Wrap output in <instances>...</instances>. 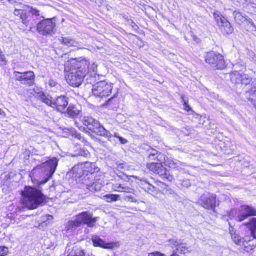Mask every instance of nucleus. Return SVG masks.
Listing matches in <instances>:
<instances>
[{"mask_svg": "<svg viewBox=\"0 0 256 256\" xmlns=\"http://www.w3.org/2000/svg\"><path fill=\"white\" fill-rule=\"evenodd\" d=\"M89 61L84 57L70 58L64 64V70L68 74L66 78L69 84L74 87L80 86L84 78L90 76L94 78L97 72V65H90Z\"/></svg>", "mask_w": 256, "mask_h": 256, "instance_id": "1", "label": "nucleus"}, {"mask_svg": "<svg viewBox=\"0 0 256 256\" xmlns=\"http://www.w3.org/2000/svg\"><path fill=\"white\" fill-rule=\"evenodd\" d=\"M22 195L24 204L30 210L37 208L44 202L46 198L40 190L30 186H25Z\"/></svg>", "mask_w": 256, "mask_h": 256, "instance_id": "2", "label": "nucleus"}, {"mask_svg": "<svg viewBox=\"0 0 256 256\" xmlns=\"http://www.w3.org/2000/svg\"><path fill=\"white\" fill-rule=\"evenodd\" d=\"M82 123L84 126L80 127L77 122L76 124L77 127L82 131L86 130V128L93 133L96 134L100 136H102L109 141H112V134L109 131L107 130L100 122L90 116H84L82 120Z\"/></svg>", "mask_w": 256, "mask_h": 256, "instance_id": "3", "label": "nucleus"}, {"mask_svg": "<svg viewBox=\"0 0 256 256\" xmlns=\"http://www.w3.org/2000/svg\"><path fill=\"white\" fill-rule=\"evenodd\" d=\"M58 162V160L54 158L36 166L30 173V177L32 180L36 179L37 174L41 172L42 176H46L44 183L46 182L55 172Z\"/></svg>", "mask_w": 256, "mask_h": 256, "instance_id": "4", "label": "nucleus"}, {"mask_svg": "<svg viewBox=\"0 0 256 256\" xmlns=\"http://www.w3.org/2000/svg\"><path fill=\"white\" fill-rule=\"evenodd\" d=\"M39 100L46 105L56 108L59 112L64 113L68 104V99L64 96L58 97L56 100H52L49 95L42 94L39 96Z\"/></svg>", "mask_w": 256, "mask_h": 256, "instance_id": "5", "label": "nucleus"}, {"mask_svg": "<svg viewBox=\"0 0 256 256\" xmlns=\"http://www.w3.org/2000/svg\"><path fill=\"white\" fill-rule=\"evenodd\" d=\"M74 176L76 178V181L82 183L86 186L88 190L90 191L94 192L100 190L102 186L95 182V176L92 174H73Z\"/></svg>", "mask_w": 256, "mask_h": 256, "instance_id": "6", "label": "nucleus"}, {"mask_svg": "<svg viewBox=\"0 0 256 256\" xmlns=\"http://www.w3.org/2000/svg\"><path fill=\"white\" fill-rule=\"evenodd\" d=\"M56 26L54 18L44 19L37 24V30L42 35L52 36L54 33Z\"/></svg>", "mask_w": 256, "mask_h": 256, "instance_id": "7", "label": "nucleus"}, {"mask_svg": "<svg viewBox=\"0 0 256 256\" xmlns=\"http://www.w3.org/2000/svg\"><path fill=\"white\" fill-rule=\"evenodd\" d=\"M232 214H235V218L237 222H241L250 216H256V208L252 206L244 205L238 210H232Z\"/></svg>", "mask_w": 256, "mask_h": 256, "instance_id": "8", "label": "nucleus"}, {"mask_svg": "<svg viewBox=\"0 0 256 256\" xmlns=\"http://www.w3.org/2000/svg\"><path fill=\"white\" fill-rule=\"evenodd\" d=\"M113 84L105 81L98 82L92 88L93 94L97 97L104 98L108 96L112 93Z\"/></svg>", "mask_w": 256, "mask_h": 256, "instance_id": "9", "label": "nucleus"}, {"mask_svg": "<svg viewBox=\"0 0 256 256\" xmlns=\"http://www.w3.org/2000/svg\"><path fill=\"white\" fill-rule=\"evenodd\" d=\"M205 60L212 67L218 70H222L226 68L224 56L222 54L214 52H210L207 54Z\"/></svg>", "mask_w": 256, "mask_h": 256, "instance_id": "10", "label": "nucleus"}, {"mask_svg": "<svg viewBox=\"0 0 256 256\" xmlns=\"http://www.w3.org/2000/svg\"><path fill=\"white\" fill-rule=\"evenodd\" d=\"M99 170V168L96 166L95 163L86 162L84 163H80L75 166L72 168V172L73 174H94L95 172H98Z\"/></svg>", "mask_w": 256, "mask_h": 256, "instance_id": "11", "label": "nucleus"}, {"mask_svg": "<svg viewBox=\"0 0 256 256\" xmlns=\"http://www.w3.org/2000/svg\"><path fill=\"white\" fill-rule=\"evenodd\" d=\"M148 168L154 173L158 174L160 176L172 181L173 178L170 175L166 168L164 167L162 163L152 162L147 164Z\"/></svg>", "mask_w": 256, "mask_h": 256, "instance_id": "12", "label": "nucleus"}, {"mask_svg": "<svg viewBox=\"0 0 256 256\" xmlns=\"http://www.w3.org/2000/svg\"><path fill=\"white\" fill-rule=\"evenodd\" d=\"M80 225L86 224L88 228L95 226L98 220V217H93V214L90 212H84L79 214L76 216Z\"/></svg>", "mask_w": 256, "mask_h": 256, "instance_id": "13", "label": "nucleus"}, {"mask_svg": "<svg viewBox=\"0 0 256 256\" xmlns=\"http://www.w3.org/2000/svg\"><path fill=\"white\" fill-rule=\"evenodd\" d=\"M198 202L206 209H214L216 204V196L210 193L204 194L200 198Z\"/></svg>", "mask_w": 256, "mask_h": 256, "instance_id": "14", "label": "nucleus"}, {"mask_svg": "<svg viewBox=\"0 0 256 256\" xmlns=\"http://www.w3.org/2000/svg\"><path fill=\"white\" fill-rule=\"evenodd\" d=\"M14 74L16 80L20 81L22 84H27L29 86H31L34 82L35 75L34 72L32 71L24 72H20L15 71Z\"/></svg>", "mask_w": 256, "mask_h": 256, "instance_id": "15", "label": "nucleus"}, {"mask_svg": "<svg viewBox=\"0 0 256 256\" xmlns=\"http://www.w3.org/2000/svg\"><path fill=\"white\" fill-rule=\"evenodd\" d=\"M92 240L95 246H99L108 249H112L114 247V244L112 243H106L98 236H93Z\"/></svg>", "mask_w": 256, "mask_h": 256, "instance_id": "16", "label": "nucleus"}, {"mask_svg": "<svg viewBox=\"0 0 256 256\" xmlns=\"http://www.w3.org/2000/svg\"><path fill=\"white\" fill-rule=\"evenodd\" d=\"M16 16H19L22 20V22L26 26H28L30 21V14L24 10L16 9L14 12Z\"/></svg>", "mask_w": 256, "mask_h": 256, "instance_id": "17", "label": "nucleus"}, {"mask_svg": "<svg viewBox=\"0 0 256 256\" xmlns=\"http://www.w3.org/2000/svg\"><path fill=\"white\" fill-rule=\"evenodd\" d=\"M80 112V110L76 106L71 104L69 105L66 110H65L64 113L68 117L74 118L79 115Z\"/></svg>", "mask_w": 256, "mask_h": 256, "instance_id": "18", "label": "nucleus"}, {"mask_svg": "<svg viewBox=\"0 0 256 256\" xmlns=\"http://www.w3.org/2000/svg\"><path fill=\"white\" fill-rule=\"evenodd\" d=\"M173 244L176 246V250H174V254L170 256H178L179 254H185L187 250L186 246L178 240H172Z\"/></svg>", "mask_w": 256, "mask_h": 256, "instance_id": "19", "label": "nucleus"}, {"mask_svg": "<svg viewBox=\"0 0 256 256\" xmlns=\"http://www.w3.org/2000/svg\"><path fill=\"white\" fill-rule=\"evenodd\" d=\"M166 164L171 168L176 169L180 171L182 170L183 167L184 166V164L178 160L169 159L166 161Z\"/></svg>", "mask_w": 256, "mask_h": 256, "instance_id": "20", "label": "nucleus"}, {"mask_svg": "<svg viewBox=\"0 0 256 256\" xmlns=\"http://www.w3.org/2000/svg\"><path fill=\"white\" fill-rule=\"evenodd\" d=\"M230 232L233 241L236 244L238 245H241L242 244V245L245 246L244 242H246V240H244L243 238H242L238 234L236 233L234 228L230 226Z\"/></svg>", "mask_w": 256, "mask_h": 256, "instance_id": "21", "label": "nucleus"}, {"mask_svg": "<svg viewBox=\"0 0 256 256\" xmlns=\"http://www.w3.org/2000/svg\"><path fill=\"white\" fill-rule=\"evenodd\" d=\"M244 226L248 228L250 232L251 236L254 238H256V218H252L249 222L244 224Z\"/></svg>", "mask_w": 256, "mask_h": 256, "instance_id": "22", "label": "nucleus"}, {"mask_svg": "<svg viewBox=\"0 0 256 256\" xmlns=\"http://www.w3.org/2000/svg\"><path fill=\"white\" fill-rule=\"evenodd\" d=\"M250 87V90L248 91L247 92L250 94V99L253 104L256 106V79L252 80Z\"/></svg>", "mask_w": 256, "mask_h": 256, "instance_id": "23", "label": "nucleus"}, {"mask_svg": "<svg viewBox=\"0 0 256 256\" xmlns=\"http://www.w3.org/2000/svg\"><path fill=\"white\" fill-rule=\"evenodd\" d=\"M60 41L62 44L68 46L77 47L79 45L77 42L70 37H62L60 39Z\"/></svg>", "mask_w": 256, "mask_h": 256, "instance_id": "24", "label": "nucleus"}, {"mask_svg": "<svg viewBox=\"0 0 256 256\" xmlns=\"http://www.w3.org/2000/svg\"><path fill=\"white\" fill-rule=\"evenodd\" d=\"M80 226V222L78 220V218L76 216L74 220L68 222L66 224V229L67 230L74 231Z\"/></svg>", "mask_w": 256, "mask_h": 256, "instance_id": "25", "label": "nucleus"}, {"mask_svg": "<svg viewBox=\"0 0 256 256\" xmlns=\"http://www.w3.org/2000/svg\"><path fill=\"white\" fill-rule=\"evenodd\" d=\"M225 22L220 26V28L224 34H232L234 31L230 23L228 21H224Z\"/></svg>", "mask_w": 256, "mask_h": 256, "instance_id": "26", "label": "nucleus"}, {"mask_svg": "<svg viewBox=\"0 0 256 256\" xmlns=\"http://www.w3.org/2000/svg\"><path fill=\"white\" fill-rule=\"evenodd\" d=\"M234 16L236 22L240 24H242L245 21L247 22L249 18L245 14H242L241 12L238 11L234 12Z\"/></svg>", "mask_w": 256, "mask_h": 256, "instance_id": "27", "label": "nucleus"}, {"mask_svg": "<svg viewBox=\"0 0 256 256\" xmlns=\"http://www.w3.org/2000/svg\"><path fill=\"white\" fill-rule=\"evenodd\" d=\"M214 17L219 27L227 20L218 11L214 12Z\"/></svg>", "mask_w": 256, "mask_h": 256, "instance_id": "28", "label": "nucleus"}, {"mask_svg": "<svg viewBox=\"0 0 256 256\" xmlns=\"http://www.w3.org/2000/svg\"><path fill=\"white\" fill-rule=\"evenodd\" d=\"M85 253L80 248L76 246L73 248L72 251L68 256H84Z\"/></svg>", "mask_w": 256, "mask_h": 256, "instance_id": "29", "label": "nucleus"}, {"mask_svg": "<svg viewBox=\"0 0 256 256\" xmlns=\"http://www.w3.org/2000/svg\"><path fill=\"white\" fill-rule=\"evenodd\" d=\"M162 156L160 154H158V152L154 149L152 148L149 151L148 158L150 160H155L156 158L158 161L160 162V159L162 158Z\"/></svg>", "mask_w": 256, "mask_h": 256, "instance_id": "30", "label": "nucleus"}, {"mask_svg": "<svg viewBox=\"0 0 256 256\" xmlns=\"http://www.w3.org/2000/svg\"><path fill=\"white\" fill-rule=\"evenodd\" d=\"M112 190L114 191L122 192H130V188L128 187H124L122 186L121 184H115L112 186Z\"/></svg>", "mask_w": 256, "mask_h": 256, "instance_id": "31", "label": "nucleus"}, {"mask_svg": "<svg viewBox=\"0 0 256 256\" xmlns=\"http://www.w3.org/2000/svg\"><path fill=\"white\" fill-rule=\"evenodd\" d=\"M120 197L119 195L114 194H108L104 196L103 198L108 202H116Z\"/></svg>", "mask_w": 256, "mask_h": 256, "instance_id": "32", "label": "nucleus"}, {"mask_svg": "<svg viewBox=\"0 0 256 256\" xmlns=\"http://www.w3.org/2000/svg\"><path fill=\"white\" fill-rule=\"evenodd\" d=\"M242 74L236 72L234 73L231 76V80L232 82L240 84L242 83Z\"/></svg>", "mask_w": 256, "mask_h": 256, "instance_id": "33", "label": "nucleus"}, {"mask_svg": "<svg viewBox=\"0 0 256 256\" xmlns=\"http://www.w3.org/2000/svg\"><path fill=\"white\" fill-rule=\"evenodd\" d=\"M146 190L152 194H156L158 193L159 190L154 186L147 183V186H146Z\"/></svg>", "mask_w": 256, "mask_h": 256, "instance_id": "34", "label": "nucleus"}, {"mask_svg": "<svg viewBox=\"0 0 256 256\" xmlns=\"http://www.w3.org/2000/svg\"><path fill=\"white\" fill-rule=\"evenodd\" d=\"M247 23L248 24V31L252 32L254 36H256V26L252 20L251 18H248V20Z\"/></svg>", "mask_w": 256, "mask_h": 256, "instance_id": "35", "label": "nucleus"}, {"mask_svg": "<svg viewBox=\"0 0 256 256\" xmlns=\"http://www.w3.org/2000/svg\"><path fill=\"white\" fill-rule=\"evenodd\" d=\"M242 78L241 84H244L246 86H248V84H250L252 78L248 75L246 74H242Z\"/></svg>", "mask_w": 256, "mask_h": 256, "instance_id": "36", "label": "nucleus"}, {"mask_svg": "<svg viewBox=\"0 0 256 256\" xmlns=\"http://www.w3.org/2000/svg\"><path fill=\"white\" fill-rule=\"evenodd\" d=\"M112 134V137L114 136L116 138H118L120 142V143L122 144H125L128 143V141L127 140H126L124 138H123L122 137L120 136L118 133V132H114V134Z\"/></svg>", "mask_w": 256, "mask_h": 256, "instance_id": "37", "label": "nucleus"}, {"mask_svg": "<svg viewBox=\"0 0 256 256\" xmlns=\"http://www.w3.org/2000/svg\"><path fill=\"white\" fill-rule=\"evenodd\" d=\"M178 180L180 182V184L182 186L184 187L188 188L191 186V183L189 180L186 179L182 180L179 178Z\"/></svg>", "mask_w": 256, "mask_h": 256, "instance_id": "38", "label": "nucleus"}, {"mask_svg": "<svg viewBox=\"0 0 256 256\" xmlns=\"http://www.w3.org/2000/svg\"><path fill=\"white\" fill-rule=\"evenodd\" d=\"M9 253V250L5 246H0V256H6Z\"/></svg>", "mask_w": 256, "mask_h": 256, "instance_id": "39", "label": "nucleus"}, {"mask_svg": "<svg viewBox=\"0 0 256 256\" xmlns=\"http://www.w3.org/2000/svg\"><path fill=\"white\" fill-rule=\"evenodd\" d=\"M0 62H2L1 65H6L7 63L6 58L1 49H0Z\"/></svg>", "mask_w": 256, "mask_h": 256, "instance_id": "40", "label": "nucleus"}, {"mask_svg": "<svg viewBox=\"0 0 256 256\" xmlns=\"http://www.w3.org/2000/svg\"><path fill=\"white\" fill-rule=\"evenodd\" d=\"M48 85L51 88L56 87L57 86H58V84L54 80H49V82H48Z\"/></svg>", "mask_w": 256, "mask_h": 256, "instance_id": "41", "label": "nucleus"}, {"mask_svg": "<svg viewBox=\"0 0 256 256\" xmlns=\"http://www.w3.org/2000/svg\"><path fill=\"white\" fill-rule=\"evenodd\" d=\"M148 256H166L165 254H162L158 252L150 253Z\"/></svg>", "mask_w": 256, "mask_h": 256, "instance_id": "42", "label": "nucleus"}, {"mask_svg": "<svg viewBox=\"0 0 256 256\" xmlns=\"http://www.w3.org/2000/svg\"><path fill=\"white\" fill-rule=\"evenodd\" d=\"M46 218L48 220H53V216L50 215H46L43 218L44 222H45V220Z\"/></svg>", "mask_w": 256, "mask_h": 256, "instance_id": "43", "label": "nucleus"}, {"mask_svg": "<svg viewBox=\"0 0 256 256\" xmlns=\"http://www.w3.org/2000/svg\"><path fill=\"white\" fill-rule=\"evenodd\" d=\"M184 106V110L188 112H189L191 110V108L188 104Z\"/></svg>", "mask_w": 256, "mask_h": 256, "instance_id": "44", "label": "nucleus"}, {"mask_svg": "<svg viewBox=\"0 0 256 256\" xmlns=\"http://www.w3.org/2000/svg\"><path fill=\"white\" fill-rule=\"evenodd\" d=\"M182 102H184V106H186V105L188 104V101H186V100L184 99V97L183 96H182Z\"/></svg>", "mask_w": 256, "mask_h": 256, "instance_id": "45", "label": "nucleus"}, {"mask_svg": "<svg viewBox=\"0 0 256 256\" xmlns=\"http://www.w3.org/2000/svg\"><path fill=\"white\" fill-rule=\"evenodd\" d=\"M33 14H36V16H39L40 15L39 11L37 10H34Z\"/></svg>", "mask_w": 256, "mask_h": 256, "instance_id": "46", "label": "nucleus"}, {"mask_svg": "<svg viewBox=\"0 0 256 256\" xmlns=\"http://www.w3.org/2000/svg\"><path fill=\"white\" fill-rule=\"evenodd\" d=\"M0 116H6L5 112L0 108Z\"/></svg>", "mask_w": 256, "mask_h": 256, "instance_id": "47", "label": "nucleus"}, {"mask_svg": "<svg viewBox=\"0 0 256 256\" xmlns=\"http://www.w3.org/2000/svg\"><path fill=\"white\" fill-rule=\"evenodd\" d=\"M244 0L248 4H252V2L251 0Z\"/></svg>", "mask_w": 256, "mask_h": 256, "instance_id": "48", "label": "nucleus"}, {"mask_svg": "<svg viewBox=\"0 0 256 256\" xmlns=\"http://www.w3.org/2000/svg\"><path fill=\"white\" fill-rule=\"evenodd\" d=\"M128 198L129 200H131V202H134V200H133V198H132V196H128Z\"/></svg>", "mask_w": 256, "mask_h": 256, "instance_id": "49", "label": "nucleus"}, {"mask_svg": "<svg viewBox=\"0 0 256 256\" xmlns=\"http://www.w3.org/2000/svg\"><path fill=\"white\" fill-rule=\"evenodd\" d=\"M80 134H76V137L78 138H80Z\"/></svg>", "mask_w": 256, "mask_h": 256, "instance_id": "50", "label": "nucleus"}, {"mask_svg": "<svg viewBox=\"0 0 256 256\" xmlns=\"http://www.w3.org/2000/svg\"><path fill=\"white\" fill-rule=\"evenodd\" d=\"M10 2H15L16 0H8Z\"/></svg>", "mask_w": 256, "mask_h": 256, "instance_id": "51", "label": "nucleus"}]
</instances>
